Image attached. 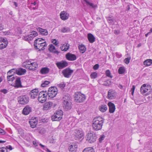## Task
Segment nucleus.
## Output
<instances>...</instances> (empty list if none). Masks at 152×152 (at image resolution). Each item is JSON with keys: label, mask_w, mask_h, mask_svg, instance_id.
Returning a JSON list of instances; mask_svg holds the SVG:
<instances>
[{"label": "nucleus", "mask_w": 152, "mask_h": 152, "mask_svg": "<svg viewBox=\"0 0 152 152\" xmlns=\"http://www.w3.org/2000/svg\"><path fill=\"white\" fill-rule=\"evenodd\" d=\"M104 119L101 117H95L92 121V126L93 129L96 131L100 130L103 125Z\"/></svg>", "instance_id": "nucleus-1"}, {"label": "nucleus", "mask_w": 152, "mask_h": 152, "mask_svg": "<svg viewBox=\"0 0 152 152\" xmlns=\"http://www.w3.org/2000/svg\"><path fill=\"white\" fill-rule=\"evenodd\" d=\"M23 66L25 68L30 70H34L38 66L36 62H31V61L25 62L23 63Z\"/></svg>", "instance_id": "nucleus-2"}, {"label": "nucleus", "mask_w": 152, "mask_h": 152, "mask_svg": "<svg viewBox=\"0 0 152 152\" xmlns=\"http://www.w3.org/2000/svg\"><path fill=\"white\" fill-rule=\"evenodd\" d=\"M75 100L77 102L80 103L83 102L86 99L85 95L80 92H77L74 95Z\"/></svg>", "instance_id": "nucleus-3"}, {"label": "nucleus", "mask_w": 152, "mask_h": 152, "mask_svg": "<svg viewBox=\"0 0 152 152\" xmlns=\"http://www.w3.org/2000/svg\"><path fill=\"white\" fill-rule=\"evenodd\" d=\"M84 134L81 129H76L74 131L73 137L76 140H80L83 138Z\"/></svg>", "instance_id": "nucleus-4"}, {"label": "nucleus", "mask_w": 152, "mask_h": 152, "mask_svg": "<svg viewBox=\"0 0 152 152\" xmlns=\"http://www.w3.org/2000/svg\"><path fill=\"white\" fill-rule=\"evenodd\" d=\"M63 112L61 110L56 111L52 116V120L53 121H59L62 118L63 115Z\"/></svg>", "instance_id": "nucleus-5"}, {"label": "nucleus", "mask_w": 152, "mask_h": 152, "mask_svg": "<svg viewBox=\"0 0 152 152\" xmlns=\"http://www.w3.org/2000/svg\"><path fill=\"white\" fill-rule=\"evenodd\" d=\"M96 138V134L93 133H88L86 135V140L90 143H92L95 142Z\"/></svg>", "instance_id": "nucleus-6"}, {"label": "nucleus", "mask_w": 152, "mask_h": 152, "mask_svg": "<svg viewBox=\"0 0 152 152\" xmlns=\"http://www.w3.org/2000/svg\"><path fill=\"white\" fill-rule=\"evenodd\" d=\"M57 89L56 87H51L48 89L47 95L50 98L55 97L57 94Z\"/></svg>", "instance_id": "nucleus-7"}, {"label": "nucleus", "mask_w": 152, "mask_h": 152, "mask_svg": "<svg viewBox=\"0 0 152 152\" xmlns=\"http://www.w3.org/2000/svg\"><path fill=\"white\" fill-rule=\"evenodd\" d=\"M47 94L44 92V91H42L39 94V96L38 98V101L41 103L45 102L47 99Z\"/></svg>", "instance_id": "nucleus-8"}, {"label": "nucleus", "mask_w": 152, "mask_h": 152, "mask_svg": "<svg viewBox=\"0 0 152 152\" xmlns=\"http://www.w3.org/2000/svg\"><path fill=\"white\" fill-rule=\"evenodd\" d=\"M29 100V97L25 95L21 96L18 98V102L23 104H25L28 103Z\"/></svg>", "instance_id": "nucleus-9"}, {"label": "nucleus", "mask_w": 152, "mask_h": 152, "mask_svg": "<svg viewBox=\"0 0 152 152\" xmlns=\"http://www.w3.org/2000/svg\"><path fill=\"white\" fill-rule=\"evenodd\" d=\"M29 34L25 36L24 37V40L27 41H29L32 40L33 38L37 35V32L35 31H32Z\"/></svg>", "instance_id": "nucleus-10"}, {"label": "nucleus", "mask_w": 152, "mask_h": 152, "mask_svg": "<svg viewBox=\"0 0 152 152\" xmlns=\"http://www.w3.org/2000/svg\"><path fill=\"white\" fill-rule=\"evenodd\" d=\"M73 72V70H71L69 68H67L63 70L62 73L64 77L66 78H69Z\"/></svg>", "instance_id": "nucleus-11"}, {"label": "nucleus", "mask_w": 152, "mask_h": 152, "mask_svg": "<svg viewBox=\"0 0 152 152\" xmlns=\"http://www.w3.org/2000/svg\"><path fill=\"white\" fill-rule=\"evenodd\" d=\"M56 65L59 69H61L68 66V63L65 61H61L56 63Z\"/></svg>", "instance_id": "nucleus-12"}, {"label": "nucleus", "mask_w": 152, "mask_h": 152, "mask_svg": "<svg viewBox=\"0 0 152 152\" xmlns=\"http://www.w3.org/2000/svg\"><path fill=\"white\" fill-rule=\"evenodd\" d=\"M116 92L112 89L109 90L108 92L107 98L110 99H113L115 98Z\"/></svg>", "instance_id": "nucleus-13"}, {"label": "nucleus", "mask_w": 152, "mask_h": 152, "mask_svg": "<svg viewBox=\"0 0 152 152\" xmlns=\"http://www.w3.org/2000/svg\"><path fill=\"white\" fill-rule=\"evenodd\" d=\"M37 118L34 117H32V118L30 119L29 121L31 127L32 128L36 127L37 124Z\"/></svg>", "instance_id": "nucleus-14"}, {"label": "nucleus", "mask_w": 152, "mask_h": 152, "mask_svg": "<svg viewBox=\"0 0 152 152\" xmlns=\"http://www.w3.org/2000/svg\"><path fill=\"white\" fill-rule=\"evenodd\" d=\"M45 39L39 38L35 39L34 41V46L35 48H39V46H41L40 45L42 42L43 41H44Z\"/></svg>", "instance_id": "nucleus-15"}, {"label": "nucleus", "mask_w": 152, "mask_h": 152, "mask_svg": "<svg viewBox=\"0 0 152 152\" xmlns=\"http://www.w3.org/2000/svg\"><path fill=\"white\" fill-rule=\"evenodd\" d=\"M39 91L38 89L37 88L31 90L30 93V95L31 98L32 99H34L35 98L37 97L39 94Z\"/></svg>", "instance_id": "nucleus-16"}, {"label": "nucleus", "mask_w": 152, "mask_h": 152, "mask_svg": "<svg viewBox=\"0 0 152 152\" xmlns=\"http://www.w3.org/2000/svg\"><path fill=\"white\" fill-rule=\"evenodd\" d=\"M60 16L62 20H64L68 18L69 15L66 12L63 11L61 12Z\"/></svg>", "instance_id": "nucleus-17"}, {"label": "nucleus", "mask_w": 152, "mask_h": 152, "mask_svg": "<svg viewBox=\"0 0 152 152\" xmlns=\"http://www.w3.org/2000/svg\"><path fill=\"white\" fill-rule=\"evenodd\" d=\"M66 57L67 60L70 61H75L77 58V57L75 55L69 53L66 54Z\"/></svg>", "instance_id": "nucleus-18"}, {"label": "nucleus", "mask_w": 152, "mask_h": 152, "mask_svg": "<svg viewBox=\"0 0 152 152\" xmlns=\"http://www.w3.org/2000/svg\"><path fill=\"white\" fill-rule=\"evenodd\" d=\"M31 110L32 108L27 105L23 108L22 111V113L24 115H28L31 111Z\"/></svg>", "instance_id": "nucleus-19"}, {"label": "nucleus", "mask_w": 152, "mask_h": 152, "mask_svg": "<svg viewBox=\"0 0 152 152\" xmlns=\"http://www.w3.org/2000/svg\"><path fill=\"white\" fill-rule=\"evenodd\" d=\"M53 105V103L50 102L45 103L43 106V109L44 110H47L50 109Z\"/></svg>", "instance_id": "nucleus-20"}, {"label": "nucleus", "mask_w": 152, "mask_h": 152, "mask_svg": "<svg viewBox=\"0 0 152 152\" xmlns=\"http://www.w3.org/2000/svg\"><path fill=\"white\" fill-rule=\"evenodd\" d=\"M63 107L64 109L66 110H69L71 109V103L70 102H63Z\"/></svg>", "instance_id": "nucleus-21"}, {"label": "nucleus", "mask_w": 152, "mask_h": 152, "mask_svg": "<svg viewBox=\"0 0 152 152\" xmlns=\"http://www.w3.org/2000/svg\"><path fill=\"white\" fill-rule=\"evenodd\" d=\"M140 90L141 93L142 94L147 93L149 90L148 87L146 86L145 84H143L141 86Z\"/></svg>", "instance_id": "nucleus-22"}, {"label": "nucleus", "mask_w": 152, "mask_h": 152, "mask_svg": "<svg viewBox=\"0 0 152 152\" xmlns=\"http://www.w3.org/2000/svg\"><path fill=\"white\" fill-rule=\"evenodd\" d=\"M108 104L109 108V112L110 113H113L115 111V109L114 104L110 102L108 103Z\"/></svg>", "instance_id": "nucleus-23"}, {"label": "nucleus", "mask_w": 152, "mask_h": 152, "mask_svg": "<svg viewBox=\"0 0 152 152\" xmlns=\"http://www.w3.org/2000/svg\"><path fill=\"white\" fill-rule=\"evenodd\" d=\"M26 72V70L22 68H18L16 69V73L18 75H22Z\"/></svg>", "instance_id": "nucleus-24"}, {"label": "nucleus", "mask_w": 152, "mask_h": 152, "mask_svg": "<svg viewBox=\"0 0 152 152\" xmlns=\"http://www.w3.org/2000/svg\"><path fill=\"white\" fill-rule=\"evenodd\" d=\"M77 146L75 144L71 145L69 148V151L70 152H76Z\"/></svg>", "instance_id": "nucleus-25"}, {"label": "nucleus", "mask_w": 152, "mask_h": 152, "mask_svg": "<svg viewBox=\"0 0 152 152\" xmlns=\"http://www.w3.org/2000/svg\"><path fill=\"white\" fill-rule=\"evenodd\" d=\"M88 39L91 43H93L95 42V38L94 35L91 33H89L88 34Z\"/></svg>", "instance_id": "nucleus-26"}, {"label": "nucleus", "mask_w": 152, "mask_h": 152, "mask_svg": "<svg viewBox=\"0 0 152 152\" xmlns=\"http://www.w3.org/2000/svg\"><path fill=\"white\" fill-rule=\"evenodd\" d=\"M37 30L43 35H47L48 34V31L46 29H43L39 27L37 28Z\"/></svg>", "instance_id": "nucleus-27"}, {"label": "nucleus", "mask_w": 152, "mask_h": 152, "mask_svg": "<svg viewBox=\"0 0 152 152\" xmlns=\"http://www.w3.org/2000/svg\"><path fill=\"white\" fill-rule=\"evenodd\" d=\"M40 45L41 46H39L40 48H35L37 49H39V50H43L45 49V47L47 46V45L45 40L44 41H42V44H41Z\"/></svg>", "instance_id": "nucleus-28"}, {"label": "nucleus", "mask_w": 152, "mask_h": 152, "mask_svg": "<svg viewBox=\"0 0 152 152\" xmlns=\"http://www.w3.org/2000/svg\"><path fill=\"white\" fill-rule=\"evenodd\" d=\"M63 102H71V96L68 94H66L63 97Z\"/></svg>", "instance_id": "nucleus-29"}, {"label": "nucleus", "mask_w": 152, "mask_h": 152, "mask_svg": "<svg viewBox=\"0 0 152 152\" xmlns=\"http://www.w3.org/2000/svg\"><path fill=\"white\" fill-rule=\"evenodd\" d=\"M49 50L50 52H53L55 53L58 54L59 52L57 50H56L55 47L52 44H51L49 45Z\"/></svg>", "instance_id": "nucleus-30"}, {"label": "nucleus", "mask_w": 152, "mask_h": 152, "mask_svg": "<svg viewBox=\"0 0 152 152\" xmlns=\"http://www.w3.org/2000/svg\"><path fill=\"white\" fill-rule=\"evenodd\" d=\"M78 48L80 50V52L82 53H84L86 50L85 46L82 44L79 45Z\"/></svg>", "instance_id": "nucleus-31"}, {"label": "nucleus", "mask_w": 152, "mask_h": 152, "mask_svg": "<svg viewBox=\"0 0 152 152\" xmlns=\"http://www.w3.org/2000/svg\"><path fill=\"white\" fill-rule=\"evenodd\" d=\"M50 71V69L48 67L42 68L40 70L41 73L42 74H46L48 73Z\"/></svg>", "instance_id": "nucleus-32"}, {"label": "nucleus", "mask_w": 152, "mask_h": 152, "mask_svg": "<svg viewBox=\"0 0 152 152\" xmlns=\"http://www.w3.org/2000/svg\"><path fill=\"white\" fill-rule=\"evenodd\" d=\"M15 86L18 88L22 86L20 78L19 77H17L16 78L15 81Z\"/></svg>", "instance_id": "nucleus-33"}, {"label": "nucleus", "mask_w": 152, "mask_h": 152, "mask_svg": "<svg viewBox=\"0 0 152 152\" xmlns=\"http://www.w3.org/2000/svg\"><path fill=\"white\" fill-rule=\"evenodd\" d=\"M99 109L100 111L104 112L107 109V106L106 105L102 104L99 106Z\"/></svg>", "instance_id": "nucleus-34"}, {"label": "nucleus", "mask_w": 152, "mask_h": 152, "mask_svg": "<svg viewBox=\"0 0 152 152\" xmlns=\"http://www.w3.org/2000/svg\"><path fill=\"white\" fill-rule=\"evenodd\" d=\"M69 45L67 43L66 45L64 44L61 47V49L62 51H66L69 49Z\"/></svg>", "instance_id": "nucleus-35"}, {"label": "nucleus", "mask_w": 152, "mask_h": 152, "mask_svg": "<svg viewBox=\"0 0 152 152\" xmlns=\"http://www.w3.org/2000/svg\"><path fill=\"white\" fill-rule=\"evenodd\" d=\"M83 0L86 2L87 5H89L90 6V7L93 8H96L97 7V5L94 4H93L92 3H91L89 1H88V0Z\"/></svg>", "instance_id": "nucleus-36"}, {"label": "nucleus", "mask_w": 152, "mask_h": 152, "mask_svg": "<svg viewBox=\"0 0 152 152\" xmlns=\"http://www.w3.org/2000/svg\"><path fill=\"white\" fill-rule=\"evenodd\" d=\"M152 64V60L147 59L144 62V64L146 66H149Z\"/></svg>", "instance_id": "nucleus-37"}, {"label": "nucleus", "mask_w": 152, "mask_h": 152, "mask_svg": "<svg viewBox=\"0 0 152 152\" xmlns=\"http://www.w3.org/2000/svg\"><path fill=\"white\" fill-rule=\"evenodd\" d=\"M7 79L8 81H13L15 79L13 75H9L7 76Z\"/></svg>", "instance_id": "nucleus-38"}, {"label": "nucleus", "mask_w": 152, "mask_h": 152, "mask_svg": "<svg viewBox=\"0 0 152 152\" xmlns=\"http://www.w3.org/2000/svg\"><path fill=\"white\" fill-rule=\"evenodd\" d=\"M84 152L86 151V152H95L94 149L91 147H89L85 148L84 150Z\"/></svg>", "instance_id": "nucleus-39"}, {"label": "nucleus", "mask_w": 152, "mask_h": 152, "mask_svg": "<svg viewBox=\"0 0 152 152\" xmlns=\"http://www.w3.org/2000/svg\"><path fill=\"white\" fill-rule=\"evenodd\" d=\"M106 19L109 23H112L114 22V19L113 17H107Z\"/></svg>", "instance_id": "nucleus-40"}, {"label": "nucleus", "mask_w": 152, "mask_h": 152, "mask_svg": "<svg viewBox=\"0 0 152 152\" xmlns=\"http://www.w3.org/2000/svg\"><path fill=\"white\" fill-rule=\"evenodd\" d=\"M125 69L124 67H121L119 68L118 70V72L119 74H122L124 73Z\"/></svg>", "instance_id": "nucleus-41"}, {"label": "nucleus", "mask_w": 152, "mask_h": 152, "mask_svg": "<svg viewBox=\"0 0 152 152\" xmlns=\"http://www.w3.org/2000/svg\"><path fill=\"white\" fill-rule=\"evenodd\" d=\"M70 31V29L68 27H64L61 29V31L63 33L67 32Z\"/></svg>", "instance_id": "nucleus-42"}, {"label": "nucleus", "mask_w": 152, "mask_h": 152, "mask_svg": "<svg viewBox=\"0 0 152 152\" xmlns=\"http://www.w3.org/2000/svg\"><path fill=\"white\" fill-rule=\"evenodd\" d=\"M28 7H30L31 6L30 5L31 4L33 5H35L37 3L35 1H34V2L32 1V0H28Z\"/></svg>", "instance_id": "nucleus-43"}, {"label": "nucleus", "mask_w": 152, "mask_h": 152, "mask_svg": "<svg viewBox=\"0 0 152 152\" xmlns=\"http://www.w3.org/2000/svg\"><path fill=\"white\" fill-rule=\"evenodd\" d=\"M111 84V81L110 80H107L104 81L102 85L105 86H109Z\"/></svg>", "instance_id": "nucleus-44"}, {"label": "nucleus", "mask_w": 152, "mask_h": 152, "mask_svg": "<svg viewBox=\"0 0 152 152\" xmlns=\"http://www.w3.org/2000/svg\"><path fill=\"white\" fill-rule=\"evenodd\" d=\"M97 73L96 72H92L91 74L90 77L92 79H94L97 77Z\"/></svg>", "instance_id": "nucleus-45"}, {"label": "nucleus", "mask_w": 152, "mask_h": 152, "mask_svg": "<svg viewBox=\"0 0 152 152\" xmlns=\"http://www.w3.org/2000/svg\"><path fill=\"white\" fill-rule=\"evenodd\" d=\"M58 86L61 89L64 88L66 86V84L64 82H62L58 85Z\"/></svg>", "instance_id": "nucleus-46"}, {"label": "nucleus", "mask_w": 152, "mask_h": 152, "mask_svg": "<svg viewBox=\"0 0 152 152\" xmlns=\"http://www.w3.org/2000/svg\"><path fill=\"white\" fill-rule=\"evenodd\" d=\"M7 43H4L2 42L0 45V49H2L4 48H5L7 46V44H6Z\"/></svg>", "instance_id": "nucleus-47"}, {"label": "nucleus", "mask_w": 152, "mask_h": 152, "mask_svg": "<svg viewBox=\"0 0 152 152\" xmlns=\"http://www.w3.org/2000/svg\"><path fill=\"white\" fill-rule=\"evenodd\" d=\"M50 82L48 81H45L43 83H42L41 85V86L43 87H46L48 85Z\"/></svg>", "instance_id": "nucleus-48"}, {"label": "nucleus", "mask_w": 152, "mask_h": 152, "mask_svg": "<svg viewBox=\"0 0 152 152\" xmlns=\"http://www.w3.org/2000/svg\"><path fill=\"white\" fill-rule=\"evenodd\" d=\"M0 152H8L7 150L5 147L0 148Z\"/></svg>", "instance_id": "nucleus-49"}, {"label": "nucleus", "mask_w": 152, "mask_h": 152, "mask_svg": "<svg viewBox=\"0 0 152 152\" xmlns=\"http://www.w3.org/2000/svg\"><path fill=\"white\" fill-rule=\"evenodd\" d=\"M106 76L110 78H112V76L111 75L110 72L108 70H107L106 71Z\"/></svg>", "instance_id": "nucleus-50"}, {"label": "nucleus", "mask_w": 152, "mask_h": 152, "mask_svg": "<svg viewBox=\"0 0 152 152\" xmlns=\"http://www.w3.org/2000/svg\"><path fill=\"white\" fill-rule=\"evenodd\" d=\"M13 72V73H16V69H13L9 70L7 72V75H10L11 73Z\"/></svg>", "instance_id": "nucleus-51"}, {"label": "nucleus", "mask_w": 152, "mask_h": 152, "mask_svg": "<svg viewBox=\"0 0 152 152\" xmlns=\"http://www.w3.org/2000/svg\"><path fill=\"white\" fill-rule=\"evenodd\" d=\"M105 136L104 135H101L99 138V142H101L105 138Z\"/></svg>", "instance_id": "nucleus-52"}, {"label": "nucleus", "mask_w": 152, "mask_h": 152, "mask_svg": "<svg viewBox=\"0 0 152 152\" xmlns=\"http://www.w3.org/2000/svg\"><path fill=\"white\" fill-rule=\"evenodd\" d=\"M130 60V58H129L128 57L124 59V62L125 63L127 64H129V61Z\"/></svg>", "instance_id": "nucleus-53"}, {"label": "nucleus", "mask_w": 152, "mask_h": 152, "mask_svg": "<svg viewBox=\"0 0 152 152\" xmlns=\"http://www.w3.org/2000/svg\"><path fill=\"white\" fill-rule=\"evenodd\" d=\"M52 43L55 45H57V44L58 43V42H57V41L56 39H54L52 41Z\"/></svg>", "instance_id": "nucleus-54"}, {"label": "nucleus", "mask_w": 152, "mask_h": 152, "mask_svg": "<svg viewBox=\"0 0 152 152\" xmlns=\"http://www.w3.org/2000/svg\"><path fill=\"white\" fill-rule=\"evenodd\" d=\"M99 65L98 64H96L93 66V69L94 70L97 69L99 67Z\"/></svg>", "instance_id": "nucleus-55"}, {"label": "nucleus", "mask_w": 152, "mask_h": 152, "mask_svg": "<svg viewBox=\"0 0 152 152\" xmlns=\"http://www.w3.org/2000/svg\"><path fill=\"white\" fill-rule=\"evenodd\" d=\"M2 42H3L4 43H7L6 44H8V41L7 39H4L3 38H2Z\"/></svg>", "instance_id": "nucleus-56"}, {"label": "nucleus", "mask_w": 152, "mask_h": 152, "mask_svg": "<svg viewBox=\"0 0 152 152\" xmlns=\"http://www.w3.org/2000/svg\"><path fill=\"white\" fill-rule=\"evenodd\" d=\"M135 88V87L134 86H132V88H131V91H132V95L133 94Z\"/></svg>", "instance_id": "nucleus-57"}, {"label": "nucleus", "mask_w": 152, "mask_h": 152, "mask_svg": "<svg viewBox=\"0 0 152 152\" xmlns=\"http://www.w3.org/2000/svg\"><path fill=\"white\" fill-rule=\"evenodd\" d=\"M5 148H7V149H10V150H11L12 149V147L10 145H9L8 146H7Z\"/></svg>", "instance_id": "nucleus-58"}, {"label": "nucleus", "mask_w": 152, "mask_h": 152, "mask_svg": "<svg viewBox=\"0 0 152 152\" xmlns=\"http://www.w3.org/2000/svg\"><path fill=\"white\" fill-rule=\"evenodd\" d=\"M0 133L2 134H4L5 133V132L2 129L0 128Z\"/></svg>", "instance_id": "nucleus-59"}, {"label": "nucleus", "mask_w": 152, "mask_h": 152, "mask_svg": "<svg viewBox=\"0 0 152 152\" xmlns=\"http://www.w3.org/2000/svg\"><path fill=\"white\" fill-rule=\"evenodd\" d=\"M115 54H116V56L118 58H120L122 56L121 54H120L118 53H116Z\"/></svg>", "instance_id": "nucleus-60"}, {"label": "nucleus", "mask_w": 152, "mask_h": 152, "mask_svg": "<svg viewBox=\"0 0 152 152\" xmlns=\"http://www.w3.org/2000/svg\"><path fill=\"white\" fill-rule=\"evenodd\" d=\"M1 91L2 92H3L4 94L7 93V90L5 89L1 90Z\"/></svg>", "instance_id": "nucleus-61"}, {"label": "nucleus", "mask_w": 152, "mask_h": 152, "mask_svg": "<svg viewBox=\"0 0 152 152\" xmlns=\"http://www.w3.org/2000/svg\"><path fill=\"white\" fill-rule=\"evenodd\" d=\"M55 141V139L52 138L50 140V142L51 143H53Z\"/></svg>", "instance_id": "nucleus-62"}, {"label": "nucleus", "mask_w": 152, "mask_h": 152, "mask_svg": "<svg viewBox=\"0 0 152 152\" xmlns=\"http://www.w3.org/2000/svg\"><path fill=\"white\" fill-rule=\"evenodd\" d=\"M14 3V4L15 6V7H18V5L17 3L15 2H13Z\"/></svg>", "instance_id": "nucleus-63"}, {"label": "nucleus", "mask_w": 152, "mask_h": 152, "mask_svg": "<svg viewBox=\"0 0 152 152\" xmlns=\"http://www.w3.org/2000/svg\"><path fill=\"white\" fill-rule=\"evenodd\" d=\"M114 33L115 34H118L119 33V31H117L115 30L114 31Z\"/></svg>", "instance_id": "nucleus-64"}]
</instances>
